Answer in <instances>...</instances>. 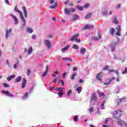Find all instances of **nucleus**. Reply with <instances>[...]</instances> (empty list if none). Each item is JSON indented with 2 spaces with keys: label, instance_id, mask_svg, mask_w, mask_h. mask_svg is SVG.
I'll list each match as a JSON object with an SVG mask.
<instances>
[{
  "label": "nucleus",
  "instance_id": "obj_6",
  "mask_svg": "<svg viewBox=\"0 0 127 127\" xmlns=\"http://www.w3.org/2000/svg\"><path fill=\"white\" fill-rule=\"evenodd\" d=\"M2 93H3V94H5L6 96H8V97H10V98H12V97H13V95L9 93L8 91L2 90Z\"/></svg>",
  "mask_w": 127,
  "mask_h": 127
},
{
  "label": "nucleus",
  "instance_id": "obj_31",
  "mask_svg": "<svg viewBox=\"0 0 127 127\" xmlns=\"http://www.w3.org/2000/svg\"><path fill=\"white\" fill-rule=\"evenodd\" d=\"M71 94H72V90L71 89H69L66 92V95H67V97H69L70 95H71Z\"/></svg>",
  "mask_w": 127,
  "mask_h": 127
},
{
  "label": "nucleus",
  "instance_id": "obj_49",
  "mask_svg": "<svg viewBox=\"0 0 127 127\" xmlns=\"http://www.w3.org/2000/svg\"><path fill=\"white\" fill-rule=\"evenodd\" d=\"M116 81L120 82V74L118 75V77L116 78Z\"/></svg>",
  "mask_w": 127,
  "mask_h": 127
},
{
  "label": "nucleus",
  "instance_id": "obj_61",
  "mask_svg": "<svg viewBox=\"0 0 127 127\" xmlns=\"http://www.w3.org/2000/svg\"><path fill=\"white\" fill-rule=\"evenodd\" d=\"M50 3L52 4L54 2V0H50Z\"/></svg>",
  "mask_w": 127,
  "mask_h": 127
},
{
  "label": "nucleus",
  "instance_id": "obj_5",
  "mask_svg": "<svg viewBox=\"0 0 127 127\" xmlns=\"http://www.w3.org/2000/svg\"><path fill=\"white\" fill-rule=\"evenodd\" d=\"M126 101V97H122V98L119 99L118 100H116V103H117V106H119L120 103Z\"/></svg>",
  "mask_w": 127,
  "mask_h": 127
},
{
  "label": "nucleus",
  "instance_id": "obj_30",
  "mask_svg": "<svg viewBox=\"0 0 127 127\" xmlns=\"http://www.w3.org/2000/svg\"><path fill=\"white\" fill-rule=\"evenodd\" d=\"M101 37H102V35H101V34H98V37H95L94 39L95 40H98V39H101Z\"/></svg>",
  "mask_w": 127,
  "mask_h": 127
},
{
  "label": "nucleus",
  "instance_id": "obj_62",
  "mask_svg": "<svg viewBox=\"0 0 127 127\" xmlns=\"http://www.w3.org/2000/svg\"><path fill=\"white\" fill-rule=\"evenodd\" d=\"M73 71H76V70H77V67H74L73 68Z\"/></svg>",
  "mask_w": 127,
  "mask_h": 127
},
{
  "label": "nucleus",
  "instance_id": "obj_59",
  "mask_svg": "<svg viewBox=\"0 0 127 127\" xmlns=\"http://www.w3.org/2000/svg\"><path fill=\"white\" fill-rule=\"evenodd\" d=\"M50 90L53 91V90H54V87H50Z\"/></svg>",
  "mask_w": 127,
  "mask_h": 127
},
{
  "label": "nucleus",
  "instance_id": "obj_33",
  "mask_svg": "<svg viewBox=\"0 0 127 127\" xmlns=\"http://www.w3.org/2000/svg\"><path fill=\"white\" fill-rule=\"evenodd\" d=\"M72 48L73 49H75V50H78L79 49V47L76 44L73 45Z\"/></svg>",
  "mask_w": 127,
  "mask_h": 127
},
{
  "label": "nucleus",
  "instance_id": "obj_36",
  "mask_svg": "<svg viewBox=\"0 0 127 127\" xmlns=\"http://www.w3.org/2000/svg\"><path fill=\"white\" fill-rule=\"evenodd\" d=\"M115 29L114 28H111L110 29V32L111 33L112 35H114V33H115Z\"/></svg>",
  "mask_w": 127,
  "mask_h": 127
},
{
  "label": "nucleus",
  "instance_id": "obj_35",
  "mask_svg": "<svg viewBox=\"0 0 127 127\" xmlns=\"http://www.w3.org/2000/svg\"><path fill=\"white\" fill-rule=\"evenodd\" d=\"M89 112L90 114H92L93 112H94V108L93 107H90L88 109Z\"/></svg>",
  "mask_w": 127,
  "mask_h": 127
},
{
  "label": "nucleus",
  "instance_id": "obj_51",
  "mask_svg": "<svg viewBox=\"0 0 127 127\" xmlns=\"http://www.w3.org/2000/svg\"><path fill=\"white\" fill-rule=\"evenodd\" d=\"M66 72H64L63 74V78L64 79H65V77H66Z\"/></svg>",
  "mask_w": 127,
  "mask_h": 127
},
{
  "label": "nucleus",
  "instance_id": "obj_46",
  "mask_svg": "<svg viewBox=\"0 0 127 127\" xmlns=\"http://www.w3.org/2000/svg\"><path fill=\"white\" fill-rule=\"evenodd\" d=\"M30 73H31L30 69H28L27 70V76H29V75H30Z\"/></svg>",
  "mask_w": 127,
  "mask_h": 127
},
{
  "label": "nucleus",
  "instance_id": "obj_37",
  "mask_svg": "<svg viewBox=\"0 0 127 127\" xmlns=\"http://www.w3.org/2000/svg\"><path fill=\"white\" fill-rule=\"evenodd\" d=\"M64 11H65V14H68V15H69V14H70V13H71V11L68 10H67L66 8H65V9H64Z\"/></svg>",
  "mask_w": 127,
  "mask_h": 127
},
{
  "label": "nucleus",
  "instance_id": "obj_9",
  "mask_svg": "<svg viewBox=\"0 0 127 127\" xmlns=\"http://www.w3.org/2000/svg\"><path fill=\"white\" fill-rule=\"evenodd\" d=\"M115 79H116V78L115 77H111V78H109L108 79L109 82L107 83H104V85H110V84H111V82Z\"/></svg>",
  "mask_w": 127,
  "mask_h": 127
},
{
  "label": "nucleus",
  "instance_id": "obj_53",
  "mask_svg": "<svg viewBox=\"0 0 127 127\" xmlns=\"http://www.w3.org/2000/svg\"><path fill=\"white\" fill-rule=\"evenodd\" d=\"M58 79H59V77H58L57 78H56L55 79H54L53 82L54 83H56V82H57V80Z\"/></svg>",
  "mask_w": 127,
  "mask_h": 127
},
{
  "label": "nucleus",
  "instance_id": "obj_12",
  "mask_svg": "<svg viewBox=\"0 0 127 127\" xmlns=\"http://www.w3.org/2000/svg\"><path fill=\"white\" fill-rule=\"evenodd\" d=\"M78 36H79V34H76L73 35L72 37H71L70 39L71 41H74V40H76L77 38H78Z\"/></svg>",
  "mask_w": 127,
  "mask_h": 127
},
{
  "label": "nucleus",
  "instance_id": "obj_58",
  "mask_svg": "<svg viewBox=\"0 0 127 127\" xmlns=\"http://www.w3.org/2000/svg\"><path fill=\"white\" fill-rule=\"evenodd\" d=\"M32 38L33 39H35V38H36V35H33L32 36Z\"/></svg>",
  "mask_w": 127,
  "mask_h": 127
},
{
  "label": "nucleus",
  "instance_id": "obj_52",
  "mask_svg": "<svg viewBox=\"0 0 127 127\" xmlns=\"http://www.w3.org/2000/svg\"><path fill=\"white\" fill-rule=\"evenodd\" d=\"M33 89H34V87H32V88H30V92L29 93H31V92H32V91H33Z\"/></svg>",
  "mask_w": 127,
  "mask_h": 127
},
{
  "label": "nucleus",
  "instance_id": "obj_19",
  "mask_svg": "<svg viewBox=\"0 0 127 127\" xmlns=\"http://www.w3.org/2000/svg\"><path fill=\"white\" fill-rule=\"evenodd\" d=\"M21 81V76H18L15 79V83H18V82H20Z\"/></svg>",
  "mask_w": 127,
  "mask_h": 127
},
{
  "label": "nucleus",
  "instance_id": "obj_54",
  "mask_svg": "<svg viewBox=\"0 0 127 127\" xmlns=\"http://www.w3.org/2000/svg\"><path fill=\"white\" fill-rule=\"evenodd\" d=\"M81 41V40L80 39H76L75 40V42H77V43H79V42H80Z\"/></svg>",
  "mask_w": 127,
  "mask_h": 127
},
{
  "label": "nucleus",
  "instance_id": "obj_24",
  "mask_svg": "<svg viewBox=\"0 0 127 127\" xmlns=\"http://www.w3.org/2000/svg\"><path fill=\"white\" fill-rule=\"evenodd\" d=\"M79 19V16L78 15H73L72 16V20H75Z\"/></svg>",
  "mask_w": 127,
  "mask_h": 127
},
{
  "label": "nucleus",
  "instance_id": "obj_60",
  "mask_svg": "<svg viewBox=\"0 0 127 127\" xmlns=\"http://www.w3.org/2000/svg\"><path fill=\"white\" fill-rule=\"evenodd\" d=\"M6 64L7 65L9 66V62H8V60H6Z\"/></svg>",
  "mask_w": 127,
  "mask_h": 127
},
{
  "label": "nucleus",
  "instance_id": "obj_32",
  "mask_svg": "<svg viewBox=\"0 0 127 127\" xmlns=\"http://www.w3.org/2000/svg\"><path fill=\"white\" fill-rule=\"evenodd\" d=\"M27 32H28L29 33H32V32H33V30H32V29L29 27L27 28Z\"/></svg>",
  "mask_w": 127,
  "mask_h": 127
},
{
  "label": "nucleus",
  "instance_id": "obj_25",
  "mask_svg": "<svg viewBox=\"0 0 127 127\" xmlns=\"http://www.w3.org/2000/svg\"><path fill=\"white\" fill-rule=\"evenodd\" d=\"M27 98H28V92H26L22 97V99H23V100H25V99H27Z\"/></svg>",
  "mask_w": 127,
  "mask_h": 127
},
{
  "label": "nucleus",
  "instance_id": "obj_26",
  "mask_svg": "<svg viewBox=\"0 0 127 127\" xmlns=\"http://www.w3.org/2000/svg\"><path fill=\"white\" fill-rule=\"evenodd\" d=\"M15 77V75H11V76L7 78V80L8 81H10L11 79H13V78H14Z\"/></svg>",
  "mask_w": 127,
  "mask_h": 127
},
{
  "label": "nucleus",
  "instance_id": "obj_8",
  "mask_svg": "<svg viewBox=\"0 0 127 127\" xmlns=\"http://www.w3.org/2000/svg\"><path fill=\"white\" fill-rule=\"evenodd\" d=\"M11 29H9V30H6L5 33V37L6 38H8L9 36H10V33H11Z\"/></svg>",
  "mask_w": 127,
  "mask_h": 127
},
{
  "label": "nucleus",
  "instance_id": "obj_50",
  "mask_svg": "<svg viewBox=\"0 0 127 127\" xmlns=\"http://www.w3.org/2000/svg\"><path fill=\"white\" fill-rule=\"evenodd\" d=\"M89 5H90L89 3H86L83 6V7L86 8L87 7H88Z\"/></svg>",
  "mask_w": 127,
  "mask_h": 127
},
{
  "label": "nucleus",
  "instance_id": "obj_43",
  "mask_svg": "<svg viewBox=\"0 0 127 127\" xmlns=\"http://www.w3.org/2000/svg\"><path fill=\"white\" fill-rule=\"evenodd\" d=\"M77 7L78 9H79V10H80V11L83 10V6H77Z\"/></svg>",
  "mask_w": 127,
  "mask_h": 127
},
{
  "label": "nucleus",
  "instance_id": "obj_18",
  "mask_svg": "<svg viewBox=\"0 0 127 127\" xmlns=\"http://www.w3.org/2000/svg\"><path fill=\"white\" fill-rule=\"evenodd\" d=\"M112 72H114V73H116L117 75V76H119V73L118 72V70H108V73L109 74H111V73H112Z\"/></svg>",
  "mask_w": 127,
  "mask_h": 127
},
{
  "label": "nucleus",
  "instance_id": "obj_13",
  "mask_svg": "<svg viewBox=\"0 0 127 127\" xmlns=\"http://www.w3.org/2000/svg\"><path fill=\"white\" fill-rule=\"evenodd\" d=\"M93 27V25L87 24L83 27V29H91Z\"/></svg>",
  "mask_w": 127,
  "mask_h": 127
},
{
  "label": "nucleus",
  "instance_id": "obj_39",
  "mask_svg": "<svg viewBox=\"0 0 127 127\" xmlns=\"http://www.w3.org/2000/svg\"><path fill=\"white\" fill-rule=\"evenodd\" d=\"M31 53H32V47H30L28 50V54H31Z\"/></svg>",
  "mask_w": 127,
  "mask_h": 127
},
{
  "label": "nucleus",
  "instance_id": "obj_34",
  "mask_svg": "<svg viewBox=\"0 0 127 127\" xmlns=\"http://www.w3.org/2000/svg\"><path fill=\"white\" fill-rule=\"evenodd\" d=\"M98 94L99 97H105V94L104 93L100 92V91H98Z\"/></svg>",
  "mask_w": 127,
  "mask_h": 127
},
{
  "label": "nucleus",
  "instance_id": "obj_27",
  "mask_svg": "<svg viewBox=\"0 0 127 127\" xmlns=\"http://www.w3.org/2000/svg\"><path fill=\"white\" fill-rule=\"evenodd\" d=\"M63 90H64V88L62 87H57L56 88V91L58 92H63Z\"/></svg>",
  "mask_w": 127,
  "mask_h": 127
},
{
  "label": "nucleus",
  "instance_id": "obj_44",
  "mask_svg": "<svg viewBox=\"0 0 127 127\" xmlns=\"http://www.w3.org/2000/svg\"><path fill=\"white\" fill-rule=\"evenodd\" d=\"M59 82H60V83H61V84H62V85H63V86L65 85V83H64V82L62 80V79H59Z\"/></svg>",
  "mask_w": 127,
  "mask_h": 127
},
{
  "label": "nucleus",
  "instance_id": "obj_14",
  "mask_svg": "<svg viewBox=\"0 0 127 127\" xmlns=\"http://www.w3.org/2000/svg\"><path fill=\"white\" fill-rule=\"evenodd\" d=\"M25 86H26V79H25V78H23V81L22 82V89H23L25 87Z\"/></svg>",
  "mask_w": 127,
  "mask_h": 127
},
{
  "label": "nucleus",
  "instance_id": "obj_47",
  "mask_svg": "<svg viewBox=\"0 0 127 127\" xmlns=\"http://www.w3.org/2000/svg\"><path fill=\"white\" fill-rule=\"evenodd\" d=\"M127 67L125 68V69L122 71V74H127Z\"/></svg>",
  "mask_w": 127,
  "mask_h": 127
},
{
  "label": "nucleus",
  "instance_id": "obj_45",
  "mask_svg": "<svg viewBox=\"0 0 127 127\" xmlns=\"http://www.w3.org/2000/svg\"><path fill=\"white\" fill-rule=\"evenodd\" d=\"M2 86H3V87H4L5 88H8V87H9L8 84H6V83H3Z\"/></svg>",
  "mask_w": 127,
  "mask_h": 127
},
{
  "label": "nucleus",
  "instance_id": "obj_20",
  "mask_svg": "<svg viewBox=\"0 0 127 127\" xmlns=\"http://www.w3.org/2000/svg\"><path fill=\"white\" fill-rule=\"evenodd\" d=\"M112 21L115 24H119V21H118V20L117 19L116 17L113 18Z\"/></svg>",
  "mask_w": 127,
  "mask_h": 127
},
{
  "label": "nucleus",
  "instance_id": "obj_41",
  "mask_svg": "<svg viewBox=\"0 0 127 127\" xmlns=\"http://www.w3.org/2000/svg\"><path fill=\"white\" fill-rule=\"evenodd\" d=\"M105 104H106V101H104L101 104V109H105Z\"/></svg>",
  "mask_w": 127,
  "mask_h": 127
},
{
  "label": "nucleus",
  "instance_id": "obj_57",
  "mask_svg": "<svg viewBox=\"0 0 127 127\" xmlns=\"http://www.w3.org/2000/svg\"><path fill=\"white\" fill-rule=\"evenodd\" d=\"M108 122H109V119L107 118L105 120V124L106 125Z\"/></svg>",
  "mask_w": 127,
  "mask_h": 127
},
{
  "label": "nucleus",
  "instance_id": "obj_4",
  "mask_svg": "<svg viewBox=\"0 0 127 127\" xmlns=\"http://www.w3.org/2000/svg\"><path fill=\"white\" fill-rule=\"evenodd\" d=\"M103 72H99L96 76V79L100 81L101 83H102V78L103 77Z\"/></svg>",
  "mask_w": 127,
  "mask_h": 127
},
{
  "label": "nucleus",
  "instance_id": "obj_16",
  "mask_svg": "<svg viewBox=\"0 0 127 127\" xmlns=\"http://www.w3.org/2000/svg\"><path fill=\"white\" fill-rule=\"evenodd\" d=\"M11 16H12L14 19V24H17V23H18V20H17V18H16V17L13 15H11Z\"/></svg>",
  "mask_w": 127,
  "mask_h": 127
},
{
  "label": "nucleus",
  "instance_id": "obj_40",
  "mask_svg": "<svg viewBox=\"0 0 127 127\" xmlns=\"http://www.w3.org/2000/svg\"><path fill=\"white\" fill-rule=\"evenodd\" d=\"M64 95V92L63 91L59 92L58 93L59 97H62Z\"/></svg>",
  "mask_w": 127,
  "mask_h": 127
},
{
  "label": "nucleus",
  "instance_id": "obj_42",
  "mask_svg": "<svg viewBox=\"0 0 127 127\" xmlns=\"http://www.w3.org/2000/svg\"><path fill=\"white\" fill-rule=\"evenodd\" d=\"M78 121V116L76 115L73 118V122H77Z\"/></svg>",
  "mask_w": 127,
  "mask_h": 127
},
{
  "label": "nucleus",
  "instance_id": "obj_22",
  "mask_svg": "<svg viewBox=\"0 0 127 127\" xmlns=\"http://www.w3.org/2000/svg\"><path fill=\"white\" fill-rule=\"evenodd\" d=\"M92 16V13H89L85 16V19H89Z\"/></svg>",
  "mask_w": 127,
  "mask_h": 127
},
{
  "label": "nucleus",
  "instance_id": "obj_2",
  "mask_svg": "<svg viewBox=\"0 0 127 127\" xmlns=\"http://www.w3.org/2000/svg\"><path fill=\"white\" fill-rule=\"evenodd\" d=\"M17 12L19 13V15L23 22V26H25V23H26L25 19H24V17H23V15L22 14V12H21L19 10H17Z\"/></svg>",
  "mask_w": 127,
  "mask_h": 127
},
{
  "label": "nucleus",
  "instance_id": "obj_23",
  "mask_svg": "<svg viewBox=\"0 0 127 127\" xmlns=\"http://www.w3.org/2000/svg\"><path fill=\"white\" fill-rule=\"evenodd\" d=\"M75 91H76V92H78V94H80V93H81V92H82V87H78L76 88V89L75 90Z\"/></svg>",
  "mask_w": 127,
  "mask_h": 127
},
{
  "label": "nucleus",
  "instance_id": "obj_48",
  "mask_svg": "<svg viewBox=\"0 0 127 127\" xmlns=\"http://www.w3.org/2000/svg\"><path fill=\"white\" fill-rule=\"evenodd\" d=\"M103 70H109V66L106 65L105 67H103Z\"/></svg>",
  "mask_w": 127,
  "mask_h": 127
},
{
  "label": "nucleus",
  "instance_id": "obj_1",
  "mask_svg": "<svg viewBox=\"0 0 127 127\" xmlns=\"http://www.w3.org/2000/svg\"><path fill=\"white\" fill-rule=\"evenodd\" d=\"M111 114L113 118L117 120V123L119 126H125V127H127V123H125V122H124L123 120L120 119V118H121L123 115V111L121 110H116L112 112Z\"/></svg>",
  "mask_w": 127,
  "mask_h": 127
},
{
  "label": "nucleus",
  "instance_id": "obj_63",
  "mask_svg": "<svg viewBox=\"0 0 127 127\" xmlns=\"http://www.w3.org/2000/svg\"><path fill=\"white\" fill-rule=\"evenodd\" d=\"M54 74H55V75L56 74H58V71H55L54 72Z\"/></svg>",
  "mask_w": 127,
  "mask_h": 127
},
{
  "label": "nucleus",
  "instance_id": "obj_38",
  "mask_svg": "<svg viewBox=\"0 0 127 127\" xmlns=\"http://www.w3.org/2000/svg\"><path fill=\"white\" fill-rule=\"evenodd\" d=\"M76 76L77 74L76 73H74L71 75L70 78L72 80H74V79H75V77H76Z\"/></svg>",
  "mask_w": 127,
  "mask_h": 127
},
{
  "label": "nucleus",
  "instance_id": "obj_55",
  "mask_svg": "<svg viewBox=\"0 0 127 127\" xmlns=\"http://www.w3.org/2000/svg\"><path fill=\"white\" fill-rule=\"evenodd\" d=\"M5 2L7 4H9V1H8V0H5Z\"/></svg>",
  "mask_w": 127,
  "mask_h": 127
},
{
  "label": "nucleus",
  "instance_id": "obj_28",
  "mask_svg": "<svg viewBox=\"0 0 127 127\" xmlns=\"http://www.w3.org/2000/svg\"><path fill=\"white\" fill-rule=\"evenodd\" d=\"M85 52H86V49H85V48H81L80 49L81 54H85Z\"/></svg>",
  "mask_w": 127,
  "mask_h": 127
},
{
  "label": "nucleus",
  "instance_id": "obj_10",
  "mask_svg": "<svg viewBox=\"0 0 127 127\" xmlns=\"http://www.w3.org/2000/svg\"><path fill=\"white\" fill-rule=\"evenodd\" d=\"M48 70H49V66L48 65H47L46 67V70L43 73L42 77H45V76L47 75V73H48Z\"/></svg>",
  "mask_w": 127,
  "mask_h": 127
},
{
  "label": "nucleus",
  "instance_id": "obj_17",
  "mask_svg": "<svg viewBox=\"0 0 127 127\" xmlns=\"http://www.w3.org/2000/svg\"><path fill=\"white\" fill-rule=\"evenodd\" d=\"M62 60L63 61H70V62H72V59L70 58H63Z\"/></svg>",
  "mask_w": 127,
  "mask_h": 127
},
{
  "label": "nucleus",
  "instance_id": "obj_15",
  "mask_svg": "<svg viewBox=\"0 0 127 127\" xmlns=\"http://www.w3.org/2000/svg\"><path fill=\"white\" fill-rule=\"evenodd\" d=\"M22 9L23 10V13L25 17H27L28 13H27V10H26V8L25 7H22Z\"/></svg>",
  "mask_w": 127,
  "mask_h": 127
},
{
  "label": "nucleus",
  "instance_id": "obj_3",
  "mask_svg": "<svg viewBox=\"0 0 127 127\" xmlns=\"http://www.w3.org/2000/svg\"><path fill=\"white\" fill-rule=\"evenodd\" d=\"M116 35H118V36H121V31H122V29H121V26H118V27L116 28Z\"/></svg>",
  "mask_w": 127,
  "mask_h": 127
},
{
  "label": "nucleus",
  "instance_id": "obj_11",
  "mask_svg": "<svg viewBox=\"0 0 127 127\" xmlns=\"http://www.w3.org/2000/svg\"><path fill=\"white\" fill-rule=\"evenodd\" d=\"M97 99V95H96V93H93L91 97L90 101H96Z\"/></svg>",
  "mask_w": 127,
  "mask_h": 127
},
{
  "label": "nucleus",
  "instance_id": "obj_56",
  "mask_svg": "<svg viewBox=\"0 0 127 127\" xmlns=\"http://www.w3.org/2000/svg\"><path fill=\"white\" fill-rule=\"evenodd\" d=\"M78 82L79 83V84H81V83H83V80L79 79L78 80Z\"/></svg>",
  "mask_w": 127,
  "mask_h": 127
},
{
  "label": "nucleus",
  "instance_id": "obj_29",
  "mask_svg": "<svg viewBox=\"0 0 127 127\" xmlns=\"http://www.w3.org/2000/svg\"><path fill=\"white\" fill-rule=\"evenodd\" d=\"M69 47H70V46H66L65 47L63 48L62 50V52L64 51H66V50H68V49H69Z\"/></svg>",
  "mask_w": 127,
  "mask_h": 127
},
{
  "label": "nucleus",
  "instance_id": "obj_21",
  "mask_svg": "<svg viewBox=\"0 0 127 127\" xmlns=\"http://www.w3.org/2000/svg\"><path fill=\"white\" fill-rule=\"evenodd\" d=\"M57 2H55L54 3V5H53V6H50V8H52V9H55V8H56V7H57Z\"/></svg>",
  "mask_w": 127,
  "mask_h": 127
},
{
  "label": "nucleus",
  "instance_id": "obj_64",
  "mask_svg": "<svg viewBox=\"0 0 127 127\" xmlns=\"http://www.w3.org/2000/svg\"><path fill=\"white\" fill-rule=\"evenodd\" d=\"M117 7L118 8H121V4L118 5L117 6Z\"/></svg>",
  "mask_w": 127,
  "mask_h": 127
},
{
  "label": "nucleus",
  "instance_id": "obj_7",
  "mask_svg": "<svg viewBox=\"0 0 127 127\" xmlns=\"http://www.w3.org/2000/svg\"><path fill=\"white\" fill-rule=\"evenodd\" d=\"M45 42L46 46H47L48 47V49H50V48H51L52 47L51 43L50 42V41L46 40H45Z\"/></svg>",
  "mask_w": 127,
  "mask_h": 127
}]
</instances>
